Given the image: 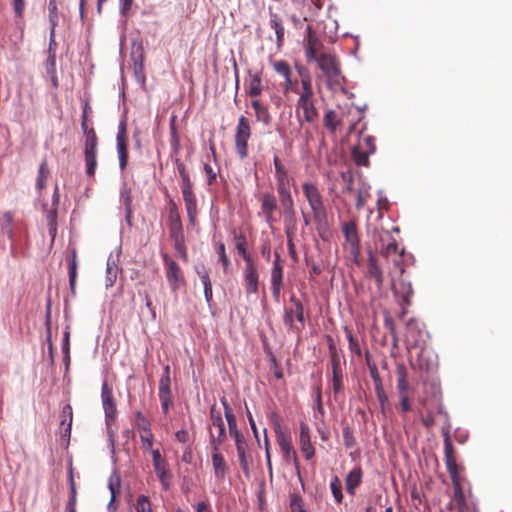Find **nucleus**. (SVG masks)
<instances>
[{
  "label": "nucleus",
  "instance_id": "ea45409f",
  "mask_svg": "<svg viewBox=\"0 0 512 512\" xmlns=\"http://www.w3.org/2000/svg\"><path fill=\"white\" fill-rule=\"evenodd\" d=\"M49 175L50 171L48 168V164L46 159H44L40 164L38 175L36 178V186L39 190H43L46 187V180L48 179Z\"/></svg>",
  "mask_w": 512,
  "mask_h": 512
},
{
  "label": "nucleus",
  "instance_id": "f257e3e1",
  "mask_svg": "<svg viewBox=\"0 0 512 512\" xmlns=\"http://www.w3.org/2000/svg\"><path fill=\"white\" fill-rule=\"evenodd\" d=\"M273 164L275 169L274 177L276 189L281 205L286 214L294 215V201L290 190L291 186L294 184V178L278 155H274Z\"/></svg>",
  "mask_w": 512,
  "mask_h": 512
},
{
  "label": "nucleus",
  "instance_id": "bf43d9fd",
  "mask_svg": "<svg viewBox=\"0 0 512 512\" xmlns=\"http://www.w3.org/2000/svg\"><path fill=\"white\" fill-rule=\"evenodd\" d=\"M343 373L333 372L332 373V389L335 394L343 390Z\"/></svg>",
  "mask_w": 512,
  "mask_h": 512
},
{
  "label": "nucleus",
  "instance_id": "e433bc0d",
  "mask_svg": "<svg viewBox=\"0 0 512 512\" xmlns=\"http://www.w3.org/2000/svg\"><path fill=\"white\" fill-rule=\"evenodd\" d=\"M13 223H14L13 213L10 211L4 212L2 215L0 228H1L2 233L6 234L10 240H13Z\"/></svg>",
  "mask_w": 512,
  "mask_h": 512
},
{
  "label": "nucleus",
  "instance_id": "1a4fd4ad",
  "mask_svg": "<svg viewBox=\"0 0 512 512\" xmlns=\"http://www.w3.org/2000/svg\"><path fill=\"white\" fill-rule=\"evenodd\" d=\"M283 269V260L281 259L280 254L275 252L270 275L272 296L275 301H279L281 290L283 289Z\"/></svg>",
  "mask_w": 512,
  "mask_h": 512
},
{
  "label": "nucleus",
  "instance_id": "a211bd4d",
  "mask_svg": "<svg viewBox=\"0 0 512 512\" xmlns=\"http://www.w3.org/2000/svg\"><path fill=\"white\" fill-rule=\"evenodd\" d=\"M299 446L301 452L304 454L307 460H310L314 457L315 448L311 443L310 429L309 426L304 422L300 423Z\"/></svg>",
  "mask_w": 512,
  "mask_h": 512
},
{
  "label": "nucleus",
  "instance_id": "4be33fe9",
  "mask_svg": "<svg viewBox=\"0 0 512 512\" xmlns=\"http://www.w3.org/2000/svg\"><path fill=\"white\" fill-rule=\"evenodd\" d=\"M235 444L241 469L246 476H249L252 456L248 453V444L245 440V437L243 439L237 440Z\"/></svg>",
  "mask_w": 512,
  "mask_h": 512
},
{
  "label": "nucleus",
  "instance_id": "13d9d810",
  "mask_svg": "<svg viewBox=\"0 0 512 512\" xmlns=\"http://www.w3.org/2000/svg\"><path fill=\"white\" fill-rule=\"evenodd\" d=\"M342 435L345 447L352 448L356 443L352 429L349 426L343 427Z\"/></svg>",
  "mask_w": 512,
  "mask_h": 512
},
{
  "label": "nucleus",
  "instance_id": "f8f14e48",
  "mask_svg": "<svg viewBox=\"0 0 512 512\" xmlns=\"http://www.w3.org/2000/svg\"><path fill=\"white\" fill-rule=\"evenodd\" d=\"M277 443L282 453L283 459L287 463H293L295 468L299 469V462L295 452V449L291 443L290 436L284 432L276 431Z\"/></svg>",
  "mask_w": 512,
  "mask_h": 512
},
{
  "label": "nucleus",
  "instance_id": "603ef678",
  "mask_svg": "<svg viewBox=\"0 0 512 512\" xmlns=\"http://www.w3.org/2000/svg\"><path fill=\"white\" fill-rule=\"evenodd\" d=\"M345 333L349 343V349L356 355L360 356L361 348L358 339L353 335L352 330L348 327H345Z\"/></svg>",
  "mask_w": 512,
  "mask_h": 512
},
{
  "label": "nucleus",
  "instance_id": "5fc2aeb1",
  "mask_svg": "<svg viewBox=\"0 0 512 512\" xmlns=\"http://www.w3.org/2000/svg\"><path fill=\"white\" fill-rule=\"evenodd\" d=\"M357 145L370 154H373L376 151L375 138L373 136H364L360 138Z\"/></svg>",
  "mask_w": 512,
  "mask_h": 512
},
{
  "label": "nucleus",
  "instance_id": "c85d7f7f",
  "mask_svg": "<svg viewBox=\"0 0 512 512\" xmlns=\"http://www.w3.org/2000/svg\"><path fill=\"white\" fill-rule=\"evenodd\" d=\"M368 274L375 280L378 288L382 287L384 282L383 271L378 264L377 258L371 252L368 258Z\"/></svg>",
  "mask_w": 512,
  "mask_h": 512
},
{
  "label": "nucleus",
  "instance_id": "20e7f679",
  "mask_svg": "<svg viewBox=\"0 0 512 512\" xmlns=\"http://www.w3.org/2000/svg\"><path fill=\"white\" fill-rule=\"evenodd\" d=\"M293 307H286L284 310V324L292 331L299 332L305 326V310L300 299L295 295L290 297Z\"/></svg>",
  "mask_w": 512,
  "mask_h": 512
},
{
  "label": "nucleus",
  "instance_id": "473e14b6",
  "mask_svg": "<svg viewBox=\"0 0 512 512\" xmlns=\"http://www.w3.org/2000/svg\"><path fill=\"white\" fill-rule=\"evenodd\" d=\"M251 105L255 110V116L257 121L262 122L265 125H268L271 121V116L267 107H265L258 99H253L251 101Z\"/></svg>",
  "mask_w": 512,
  "mask_h": 512
},
{
  "label": "nucleus",
  "instance_id": "9b49d317",
  "mask_svg": "<svg viewBox=\"0 0 512 512\" xmlns=\"http://www.w3.org/2000/svg\"><path fill=\"white\" fill-rule=\"evenodd\" d=\"M152 458H153V467L156 472V475L162 485L163 490L166 491L170 488V478H171V474L168 469V463L161 456V453L158 449L152 450Z\"/></svg>",
  "mask_w": 512,
  "mask_h": 512
},
{
  "label": "nucleus",
  "instance_id": "cd10ccee",
  "mask_svg": "<svg viewBox=\"0 0 512 512\" xmlns=\"http://www.w3.org/2000/svg\"><path fill=\"white\" fill-rule=\"evenodd\" d=\"M298 110H302L303 119L308 123H313L318 118L315 100L297 101V111Z\"/></svg>",
  "mask_w": 512,
  "mask_h": 512
},
{
  "label": "nucleus",
  "instance_id": "8fccbe9b",
  "mask_svg": "<svg viewBox=\"0 0 512 512\" xmlns=\"http://www.w3.org/2000/svg\"><path fill=\"white\" fill-rule=\"evenodd\" d=\"M221 403L224 407V414H225V417H226V420H227V423H228V429L230 428H237V421H236V417L235 415L233 414V411H232V408L230 407V405L228 404V401L226 398H221Z\"/></svg>",
  "mask_w": 512,
  "mask_h": 512
},
{
  "label": "nucleus",
  "instance_id": "f704fd0d",
  "mask_svg": "<svg viewBox=\"0 0 512 512\" xmlns=\"http://www.w3.org/2000/svg\"><path fill=\"white\" fill-rule=\"evenodd\" d=\"M318 45H320V42L318 39L313 35L311 29H308V36H307V45H306V58L307 61H311L312 59L316 58L319 54L317 53Z\"/></svg>",
  "mask_w": 512,
  "mask_h": 512
},
{
  "label": "nucleus",
  "instance_id": "6e6d98bb",
  "mask_svg": "<svg viewBox=\"0 0 512 512\" xmlns=\"http://www.w3.org/2000/svg\"><path fill=\"white\" fill-rule=\"evenodd\" d=\"M176 168L178 170L179 176L181 178L180 185H188L192 184V181L190 179L189 173L186 169V166L184 163H182L179 159L175 161Z\"/></svg>",
  "mask_w": 512,
  "mask_h": 512
},
{
  "label": "nucleus",
  "instance_id": "49530a36",
  "mask_svg": "<svg viewBox=\"0 0 512 512\" xmlns=\"http://www.w3.org/2000/svg\"><path fill=\"white\" fill-rule=\"evenodd\" d=\"M302 92L300 93L298 101L315 100L311 80L309 77L302 78Z\"/></svg>",
  "mask_w": 512,
  "mask_h": 512
},
{
  "label": "nucleus",
  "instance_id": "4d7b16f0",
  "mask_svg": "<svg viewBox=\"0 0 512 512\" xmlns=\"http://www.w3.org/2000/svg\"><path fill=\"white\" fill-rule=\"evenodd\" d=\"M136 512H153L148 496L139 495L136 503Z\"/></svg>",
  "mask_w": 512,
  "mask_h": 512
},
{
  "label": "nucleus",
  "instance_id": "7c9ffc66",
  "mask_svg": "<svg viewBox=\"0 0 512 512\" xmlns=\"http://www.w3.org/2000/svg\"><path fill=\"white\" fill-rule=\"evenodd\" d=\"M169 219H170V234L171 235H177V234H183L182 230V222L181 218L178 212V208L175 203H171L170 209H169Z\"/></svg>",
  "mask_w": 512,
  "mask_h": 512
},
{
  "label": "nucleus",
  "instance_id": "6ab92c4d",
  "mask_svg": "<svg viewBox=\"0 0 512 512\" xmlns=\"http://www.w3.org/2000/svg\"><path fill=\"white\" fill-rule=\"evenodd\" d=\"M344 119V129L347 135L352 134L359 121L361 120V112L351 105L341 107Z\"/></svg>",
  "mask_w": 512,
  "mask_h": 512
},
{
  "label": "nucleus",
  "instance_id": "774afa93",
  "mask_svg": "<svg viewBox=\"0 0 512 512\" xmlns=\"http://www.w3.org/2000/svg\"><path fill=\"white\" fill-rule=\"evenodd\" d=\"M400 403L399 409L402 413H407L411 410V401L409 394L399 395Z\"/></svg>",
  "mask_w": 512,
  "mask_h": 512
},
{
  "label": "nucleus",
  "instance_id": "6e6552de",
  "mask_svg": "<svg viewBox=\"0 0 512 512\" xmlns=\"http://www.w3.org/2000/svg\"><path fill=\"white\" fill-rule=\"evenodd\" d=\"M342 232L350 254L357 259L361 254V240L358 234L356 221L350 220L344 222L342 224Z\"/></svg>",
  "mask_w": 512,
  "mask_h": 512
},
{
  "label": "nucleus",
  "instance_id": "9d476101",
  "mask_svg": "<svg viewBox=\"0 0 512 512\" xmlns=\"http://www.w3.org/2000/svg\"><path fill=\"white\" fill-rule=\"evenodd\" d=\"M259 279L260 274L257 262L245 264L243 268V286L247 295L258 293Z\"/></svg>",
  "mask_w": 512,
  "mask_h": 512
},
{
  "label": "nucleus",
  "instance_id": "423d86ee",
  "mask_svg": "<svg viewBox=\"0 0 512 512\" xmlns=\"http://www.w3.org/2000/svg\"><path fill=\"white\" fill-rule=\"evenodd\" d=\"M163 263L167 282L173 292L178 291L185 286L186 281L184 273L178 263L168 254L163 255Z\"/></svg>",
  "mask_w": 512,
  "mask_h": 512
},
{
  "label": "nucleus",
  "instance_id": "0eeeda50",
  "mask_svg": "<svg viewBox=\"0 0 512 512\" xmlns=\"http://www.w3.org/2000/svg\"><path fill=\"white\" fill-rule=\"evenodd\" d=\"M250 137L251 128L249 121L245 116H240L235 133V150L241 159L248 156V140Z\"/></svg>",
  "mask_w": 512,
  "mask_h": 512
},
{
  "label": "nucleus",
  "instance_id": "c9c22d12",
  "mask_svg": "<svg viewBox=\"0 0 512 512\" xmlns=\"http://www.w3.org/2000/svg\"><path fill=\"white\" fill-rule=\"evenodd\" d=\"M186 209L197 208L196 196L193 192V184L180 185Z\"/></svg>",
  "mask_w": 512,
  "mask_h": 512
},
{
  "label": "nucleus",
  "instance_id": "37998d69",
  "mask_svg": "<svg viewBox=\"0 0 512 512\" xmlns=\"http://www.w3.org/2000/svg\"><path fill=\"white\" fill-rule=\"evenodd\" d=\"M48 11H49V21L51 23L50 38L52 39L54 37L55 28L58 25V19H59L57 0H49Z\"/></svg>",
  "mask_w": 512,
  "mask_h": 512
},
{
  "label": "nucleus",
  "instance_id": "f03ea898",
  "mask_svg": "<svg viewBox=\"0 0 512 512\" xmlns=\"http://www.w3.org/2000/svg\"><path fill=\"white\" fill-rule=\"evenodd\" d=\"M83 133L85 135L84 143V157H85V172L88 177H93L97 168V147L98 138L93 128H88L86 116H83L81 123Z\"/></svg>",
  "mask_w": 512,
  "mask_h": 512
},
{
  "label": "nucleus",
  "instance_id": "de8ad7c7",
  "mask_svg": "<svg viewBox=\"0 0 512 512\" xmlns=\"http://www.w3.org/2000/svg\"><path fill=\"white\" fill-rule=\"evenodd\" d=\"M374 237H375V248L380 252V249L382 247H385L386 244L392 240V235L389 231L387 230H377L374 232Z\"/></svg>",
  "mask_w": 512,
  "mask_h": 512
},
{
  "label": "nucleus",
  "instance_id": "393cba45",
  "mask_svg": "<svg viewBox=\"0 0 512 512\" xmlns=\"http://www.w3.org/2000/svg\"><path fill=\"white\" fill-rule=\"evenodd\" d=\"M68 261V276L69 286L72 295L76 294V280H77V269H78V258L76 248H70V254L67 258Z\"/></svg>",
  "mask_w": 512,
  "mask_h": 512
},
{
  "label": "nucleus",
  "instance_id": "69168bd1",
  "mask_svg": "<svg viewBox=\"0 0 512 512\" xmlns=\"http://www.w3.org/2000/svg\"><path fill=\"white\" fill-rule=\"evenodd\" d=\"M171 378L170 377H163L161 376L159 381V394H171Z\"/></svg>",
  "mask_w": 512,
  "mask_h": 512
},
{
  "label": "nucleus",
  "instance_id": "bb28decb",
  "mask_svg": "<svg viewBox=\"0 0 512 512\" xmlns=\"http://www.w3.org/2000/svg\"><path fill=\"white\" fill-rule=\"evenodd\" d=\"M397 378V391L399 395L409 394L410 383L408 378V371L404 364H398L396 367Z\"/></svg>",
  "mask_w": 512,
  "mask_h": 512
},
{
  "label": "nucleus",
  "instance_id": "5701e85b",
  "mask_svg": "<svg viewBox=\"0 0 512 512\" xmlns=\"http://www.w3.org/2000/svg\"><path fill=\"white\" fill-rule=\"evenodd\" d=\"M277 209V200L274 194L270 192H265L261 196V211L265 217V220L268 224L274 222L273 213Z\"/></svg>",
  "mask_w": 512,
  "mask_h": 512
},
{
  "label": "nucleus",
  "instance_id": "39448f33",
  "mask_svg": "<svg viewBox=\"0 0 512 512\" xmlns=\"http://www.w3.org/2000/svg\"><path fill=\"white\" fill-rule=\"evenodd\" d=\"M313 60L317 62L329 83L340 84L342 79L340 63L334 54L320 53Z\"/></svg>",
  "mask_w": 512,
  "mask_h": 512
},
{
  "label": "nucleus",
  "instance_id": "09e8293b",
  "mask_svg": "<svg viewBox=\"0 0 512 512\" xmlns=\"http://www.w3.org/2000/svg\"><path fill=\"white\" fill-rule=\"evenodd\" d=\"M330 489L335 501L340 504L343 501L342 483L339 477L335 476L330 482Z\"/></svg>",
  "mask_w": 512,
  "mask_h": 512
},
{
  "label": "nucleus",
  "instance_id": "72a5a7b5",
  "mask_svg": "<svg viewBox=\"0 0 512 512\" xmlns=\"http://www.w3.org/2000/svg\"><path fill=\"white\" fill-rule=\"evenodd\" d=\"M263 90L262 79L259 73L251 74L247 85V93L251 97H258Z\"/></svg>",
  "mask_w": 512,
  "mask_h": 512
},
{
  "label": "nucleus",
  "instance_id": "2eb2a0df",
  "mask_svg": "<svg viewBox=\"0 0 512 512\" xmlns=\"http://www.w3.org/2000/svg\"><path fill=\"white\" fill-rule=\"evenodd\" d=\"M323 126L331 134H335L337 131L343 130L344 119L342 109L340 108V111L333 109L326 110L323 117Z\"/></svg>",
  "mask_w": 512,
  "mask_h": 512
},
{
  "label": "nucleus",
  "instance_id": "f3484780",
  "mask_svg": "<svg viewBox=\"0 0 512 512\" xmlns=\"http://www.w3.org/2000/svg\"><path fill=\"white\" fill-rule=\"evenodd\" d=\"M212 445H213V449H212L211 460H212V466H213L215 478L218 481H223L228 472V466H227V463H226L223 455L219 451L220 445H217V444H212Z\"/></svg>",
  "mask_w": 512,
  "mask_h": 512
},
{
  "label": "nucleus",
  "instance_id": "c03bdc74",
  "mask_svg": "<svg viewBox=\"0 0 512 512\" xmlns=\"http://www.w3.org/2000/svg\"><path fill=\"white\" fill-rule=\"evenodd\" d=\"M246 245L247 241L245 236L240 235L236 237V249L238 253L243 257L245 264L255 261L251 254L247 251Z\"/></svg>",
  "mask_w": 512,
  "mask_h": 512
},
{
  "label": "nucleus",
  "instance_id": "338daca9",
  "mask_svg": "<svg viewBox=\"0 0 512 512\" xmlns=\"http://www.w3.org/2000/svg\"><path fill=\"white\" fill-rule=\"evenodd\" d=\"M106 272H107V277H106V281H105V286L108 288V287H112L116 281V278H117V271L115 268H113L112 266L108 265L107 266V269H106Z\"/></svg>",
  "mask_w": 512,
  "mask_h": 512
},
{
  "label": "nucleus",
  "instance_id": "7ed1b4c3",
  "mask_svg": "<svg viewBox=\"0 0 512 512\" xmlns=\"http://www.w3.org/2000/svg\"><path fill=\"white\" fill-rule=\"evenodd\" d=\"M303 194L310 206L315 223L319 224L326 220V208L323 196L316 184L304 182L302 184Z\"/></svg>",
  "mask_w": 512,
  "mask_h": 512
},
{
  "label": "nucleus",
  "instance_id": "a19ab883",
  "mask_svg": "<svg viewBox=\"0 0 512 512\" xmlns=\"http://www.w3.org/2000/svg\"><path fill=\"white\" fill-rule=\"evenodd\" d=\"M174 240V248L178 254V256L184 261H188V254L186 251L184 234L171 235Z\"/></svg>",
  "mask_w": 512,
  "mask_h": 512
},
{
  "label": "nucleus",
  "instance_id": "4c0bfd02",
  "mask_svg": "<svg viewBox=\"0 0 512 512\" xmlns=\"http://www.w3.org/2000/svg\"><path fill=\"white\" fill-rule=\"evenodd\" d=\"M197 274L199 275L201 282L204 286V296L206 301L209 303L212 301L213 298V291H212V284L209 277V274L206 269L196 270Z\"/></svg>",
  "mask_w": 512,
  "mask_h": 512
},
{
  "label": "nucleus",
  "instance_id": "3c124183",
  "mask_svg": "<svg viewBox=\"0 0 512 512\" xmlns=\"http://www.w3.org/2000/svg\"><path fill=\"white\" fill-rule=\"evenodd\" d=\"M135 424L137 426V429L140 431V433L151 431L150 421L140 411H137L135 413Z\"/></svg>",
  "mask_w": 512,
  "mask_h": 512
},
{
  "label": "nucleus",
  "instance_id": "412c9836",
  "mask_svg": "<svg viewBox=\"0 0 512 512\" xmlns=\"http://www.w3.org/2000/svg\"><path fill=\"white\" fill-rule=\"evenodd\" d=\"M391 276V288L394 293L401 297L402 301L406 305H410V299L413 295V288L410 282L401 279L398 283L395 282V277L392 271H390Z\"/></svg>",
  "mask_w": 512,
  "mask_h": 512
},
{
  "label": "nucleus",
  "instance_id": "c756f323",
  "mask_svg": "<svg viewBox=\"0 0 512 512\" xmlns=\"http://www.w3.org/2000/svg\"><path fill=\"white\" fill-rule=\"evenodd\" d=\"M363 471L360 467L351 470L346 476V490L350 495H354L356 488L362 482Z\"/></svg>",
  "mask_w": 512,
  "mask_h": 512
},
{
  "label": "nucleus",
  "instance_id": "b1692460",
  "mask_svg": "<svg viewBox=\"0 0 512 512\" xmlns=\"http://www.w3.org/2000/svg\"><path fill=\"white\" fill-rule=\"evenodd\" d=\"M210 416L212 425L217 430L216 436H214V434L211 432L212 444L221 445L225 439V425L222 419L221 412L217 411L214 407H212L210 410Z\"/></svg>",
  "mask_w": 512,
  "mask_h": 512
},
{
  "label": "nucleus",
  "instance_id": "680f3d73",
  "mask_svg": "<svg viewBox=\"0 0 512 512\" xmlns=\"http://www.w3.org/2000/svg\"><path fill=\"white\" fill-rule=\"evenodd\" d=\"M140 439L142 442V447L146 450H150L153 446L154 436L152 431L142 432L140 433Z\"/></svg>",
  "mask_w": 512,
  "mask_h": 512
},
{
  "label": "nucleus",
  "instance_id": "aec40b11",
  "mask_svg": "<svg viewBox=\"0 0 512 512\" xmlns=\"http://www.w3.org/2000/svg\"><path fill=\"white\" fill-rule=\"evenodd\" d=\"M344 119V129L347 135L352 134L359 121L361 120V112L351 105L341 107Z\"/></svg>",
  "mask_w": 512,
  "mask_h": 512
},
{
  "label": "nucleus",
  "instance_id": "a18cd8bd",
  "mask_svg": "<svg viewBox=\"0 0 512 512\" xmlns=\"http://www.w3.org/2000/svg\"><path fill=\"white\" fill-rule=\"evenodd\" d=\"M273 66L275 71L284 77L287 86L291 85V69L288 63L280 60L274 62Z\"/></svg>",
  "mask_w": 512,
  "mask_h": 512
},
{
  "label": "nucleus",
  "instance_id": "ddd939ff",
  "mask_svg": "<svg viewBox=\"0 0 512 512\" xmlns=\"http://www.w3.org/2000/svg\"><path fill=\"white\" fill-rule=\"evenodd\" d=\"M380 254L385 258L392 257V262L398 271V274L402 277L404 273V267L402 265L404 249H399L397 241L392 238L385 247L380 249Z\"/></svg>",
  "mask_w": 512,
  "mask_h": 512
},
{
  "label": "nucleus",
  "instance_id": "dca6fc26",
  "mask_svg": "<svg viewBox=\"0 0 512 512\" xmlns=\"http://www.w3.org/2000/svg\"><path fill=\"white\" fill-rule=\"evenodd\" d=\"M444 459H445V464H446L447 470H448L452 480L455 482V480L458 476V473H459V468L456 463L454 447H453V444H452L449 436H446L444 439Z\"/></svg>",
  "mask_w": 512,
  "mask_h": 512
},
{
  "label": "nucleus",
  "instance_id": "0e129e2a",
  "mask_svg": "<svg viewBox=\"0 0 512 512\" xmlns=\"http://www.w3.org/2000/svg\"><path fill=\"white\" fill-rule=\"evenodd\" d=\"M48 226H49V233L52 237V240H54L57 232V223H56V211H51L48 216Z\"/></svg>",
  "mask_w": 512,
  "mask_h": 512
},
{
  "label": "nucleus",
  "instance_id": "4468645a",
  "mask_svg": "<svg viewBox=\"0 0 512 512\" xmlns=\"http://www.w3.org/2000/svg\"><path fill=\"white\" fill-rule=\"evenodd\" d=\"M101 399H102V405L105 412L106 422L109 424L111 421H113L116 418L117 415V408H116V402L113 396L112 388L109 387L107 382H104L102 384L101 388Z\"/></svg>",
  "mask_w": 512,
  "mask_h": 512
},
{
  "label": "nucleus",
  "instance_id": "2f4dec72",
  "mask_svg": "<svg viewBox=\"0 0 512 512\" xmlns=\"http://www.w3.org/2000/svg\"><path fill=\"white\" fill-rule=\"evenodd\" d=\"M269 24L275 30L277 47L280 48L284 42L285 28L278 14H271Z\"/></svg>",
  "mask_w": 512,
  "mask_h": 512
},
{
  "label": "nucleus",
  "instance_id": "e2e57ef3",
  "mask_svg": "<svg viewBox=\"0 0 512 512\" xmlns=\"http://www.w3.org/2000/svg\"><path fill=\"white\" fill-rule=\"evenodd\" d=\"M369 373L373 380L375 389L382 387L383 386L382 379L378 372V368L375 364L369 365Z\"/></svg>",
  "mask_w": 512,
  "mask_h": 512
},
{
  "label": "nucleus",
  "instance_id": "a878e982",
  "mask_svg": "<svg viewBox=\"0 0 512 512\" xmlns=\"http://www.w3.org/2000/svg\"><path fill=\"white\" fill-rule=\"evenodd\" d=\"M422 341V331L415 320H410L406 327V343L408 348L418 347Z\"/></svg>",
  "mask_w": 512,
  "mask_h": 512
},
{
  "label": "nucleus",
  "instance_id": "58836bf2",
  "mask_svg": "<svg viewBox=\"0 0 512 512\" xmlns=\"http://www.w3.org/2000/svg\"><path fill=\"white\" fill-rule=\"evenodd\" d=\"M370 155L371 154L369 152L360 148L359 145L352 148V158L358 166H368Z\"/></svg>",
  "mask_w": 512,
  "mask_h": 512
},
{
  "label": "nucleus",
  "instance_id": "79ce46f5",
  "mask_svg": "<svg viewBox=\"0 0 512 512\" xmlns=\"http://www.w3.org/2000/svg\"><path fill=\"white\" fill-rule=\"evenodd\" d=\"M117 151L119 156L120 169L124 170L128 163V143L127 140H117Z\"/></svg>",
  "mask_w": 512,
  "mask_h": 512
},
{
  "label": "nucleus",
  "instance_id": "864d4df0",
  "mask_svg": "<svg viewBox=\"0 0 512 512\" xmlns=\"http://www.w3.org/2000/svg\"><path fill=\"white\" fill-rule=\"evenodd\" d=\"M290 510L291 512H307L305 509L304 501L298 494H292L290 497Z\"/></svg>",
  "mask_w": 512,
  "mask_h": 512
},
{
  "label": "nucleus",
  "instance_id": "052dcab7",
  "mask_svg": "<svg viewBox=\"0 0 512 512\" xmlns=\"http://www.w3.org/2000/svg\"><path fill=\"white\" fill-rule=\"evenodd\" d=\"M159 400L161 402V408L163 413L168 414L170 408L173 405L172 394H159Z\"/></svg>",
  "mask_w": 512,
  "mask_h": 512
}]
</instances>
